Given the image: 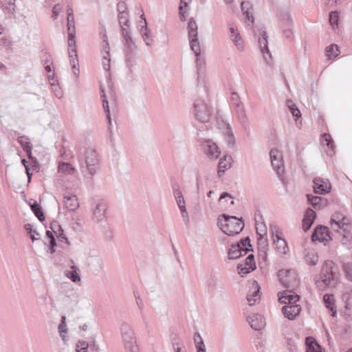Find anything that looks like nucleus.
<instances>
[{
    "mask_svg": "<svg viewBox=\"0 0 352 352\" xmlns=\"http://www.w3.org/2000/svg\"><path fill=\"white\" fill-rule=\"evenodd\" d=\"M271 164L274 170L276 172L278 177H281L284 173V166L283 155L280 151L276 148L271 150L270 153Z\"/></svg>",
    "mask_w": 352,
    "mask_h": 352,
    "instance_id": "nucleus-11",
    "label": "nucleus"
},
{
    "mask_svg": "<svg viewBox=\"0 0 352 352\" xmlns=\"http://www.w3.org/2000/svg\"><path fill=\"white\" fill-rule=\"evenodd\" d=\"M342 234L341 239V243L345 246L347 249H350L352 247V233L349 230V226L341 228L339 231Z\"/></svg>",
    "mask_w": 352,
    "mask_h": 352,
    "instance_id": "nucleus-24",
    "label": "nucleus"
},
{
    "mask_svg": "<svg viewBox=\"0 0 352 352\" xmlns=\"http://www.w3.org/2000/svg\"><path fill=\"white\" fill-rule=\"evenodd\" d=\"M17 141L20 144V145L22 146L23 151H25L28 148L31 147L30 146V142L28 141V138H26L24 136L19 137L17 139Z\"/></svg>",
    "mask_w": 352,
    "mask_h": 352,
    "instance_id": "nucleus-53",
    "label": "nucleus"
},
{
    "mask_svg": "<svg viewBox=\"0 0 352 352\" xmlns=\"http://www.w3.org/2000/svg\"><path fill=\"white\" fill-rule=\"evenodd\" d=\"M126 56V63L129 68H131L133 66L135 60V56L133 52H125Z\"/></svg>",
    "mask_w": 352,
    "mask_h": 352,
    "instance_id": "nucleus-49",
    "label": "nucleus"
},
{
    "mask_svg": "<svg viewBox=\"0 0 352 352\" xmlns=\"http://www.w3.org/2000/svg\"><path fill=\"white\" fill-rule=\"evenodd\" d=\"M30 207L32 211L40 221L42 222L45 219L42 208L36 201H34V203L30 205Z\"/></svg>",
    "mask_w": 352,
    "mask_h": 352,
    "instance_id": "nucleus-35",
    "label": "nucleus"
},
{
    "mask_svg": "<svg viewBox=\"0 0 352 352\" xmlns=\"http://www.w3.org/2000/svg\"><path fill=\"white\" fill-rule=\"evenodd\" d=\"M118 18L121 28V32H122V28H126L129 30V13L118 14Z\"/></svg>",
    "mask_w": 352,
    "mask_h": 352,
    "instance_id": "nucleus-40",
    "label": "nucleus"
},
{
    "mask_svg": "<svg viewBox=\"0 0 352 352\" xmlns=\"http://www.w3.org/2000/svg\"><path fill=\"white\" fill-rule=\"evenodd\" d=\"M307 197L309 203L316 209H320L326 204L327 200L321 197L312 195H307Z\"/></svg>",
    "mask_w": 352,
    "mask_h": 352,
    "instance_id": "nucleus-29",
    "label": "nucleus"
},
{
    "mask_svg": "<svg viewBox=\"0 0 352 352\" xmlns=\"http://www.w3.org/2000/svg\"><path fill=\"white\" fill-rule=\"evenodd\" d=\"M257 244L259 251L265 253L268 248V241L266 236H258Z\"/></svg>",
    "mask_w": 352,
    "mask_h": 352,
    "instance_id": "nucleus-39",
    "label": "nucleus"
},
{
    "mask_svg": "<svg viewBox=\"0 0 352 352\" xmlns=\"http://www.w3.org/2000/svg\"><path fill=\"white\" fill-rule=\"evenodd\" d=\"M236 245H239L240 246H242V248L248 247L249 248H251L252 247L250 244V239L249 236H247L241 239L239 243H236Z\"/></svg>",
    "mask_w": 352,
    "mask_h": 352,
    "instance_id": "nucleus-61",
    "label": "nucleus"
},
{
    "mask_svg": "<svg viewBox=\"0 0 352 352\" xmlns=\"http://www.w3.org/2000/svg\"><path fill=\"white\" fill-rule=\"evenodd\" d=\"M236 111L238 113V118L240 122L243 125L248 124V120L243 105H241L239 103H237Z\"/></svg>",
    "mask_w": 352,
    "mask_h": 352,
    "instance_id": "nucleus-37",
    "label": "nucleus"
},
{
    "mask_svg": "<svg viewBox=\"0 0 352 352\" xmlns=\"http://www.w3.org/2000/svg\"><path fill=\"white\" fill-rule=\"evenodd\" d=\"M65 207L70 211H75L80 206L78 199L75 195L67 194L64 196Z\"/></svg>",
    "mask_w": 352,
    "mask_h": 352,
    "instance_id": "nucleus-22",
    "label": "nucleus"
},
{
    "mask_svg": "<svg viewBox=\"0 0 352 352\" xmlns=\"http://www.w3.org/2000/svg\"><path fill=\"white\" fill-rule=\"evenodd\" d=\"M278 17L279 21L282 23V26L283 27H291L292 26V21L289 16V14L287 11H281L278 14Z\"/></svg>",
    "mask_w": 352,
    "mask_h": 352,
    "instance_id": "nucleus-36",
    "label": "nucleus"
},
{
    "mask_svg": "<svg viewBox=\"0 0 352 352\" xmlns=\"http://www.w3.org/2000/svg\"><path fill=\"white\" fill-rule=\"evenodd\" d=\"M331 239L329 228L324 226H318L311 235V240L313 241H318L324 244Z\"/></svg>",
    "mask_w": 352,
    "mask_h": 352,
    "instance_id": "nucleus-14",
    "label": "nucleus"
},
{
    "mask_svg": "<svg viewBox=\"0 0 352 352\" xmlns=\"http://www.w3.org/2000/svg\"><path fill=\"white\" fill-rule=\"evenodd\" d=\"M316 218V214L315 211L311 208H308L305 212L302 220V229L305 232H307L310 229Z\"/></svg>",
    "mask_w": 352,
    "mask_h": 352,
    "instance_id": "nucleus-21",
    "label": "nucleus"
},
{
    "mask_svg": "<svg viewBox=\"0 0 352 352\" xmlns=\"http://www.w3.org/2000/svg\"><path fill=\"white\" fill-rule=\"evenodd\" d=\"M339 19V14L336 11H332L329 13V23L334 28L338 25V22Z\"/></svg>",
    "mask_w": 352,
    "mask_h": 352,
    "instance_id": "nucleus-47",
    "label": "nucleus"
},
{
    "mask_svg": "<svg viewBox=\"0 0 352 352\" xmlns=\"http://www.w3.org/2000/svg\"><path fill=\"white\" fill-rule=\"evenodd\" d=\"M50 228L53 230L60 241L65 240L67 245L70 244L68 239L64 234L63 230L61 228L60 226L58 223L57 221L52 222L51 223Z\"/></svg>",
    "mask_w": 352,
    "mask_h": 352,
    "instance_id": "nucleus-30",
    "label": "nucleus"
},
{
    "mask_svg": "<svg viewBox=\"0 0 352 352\" xmlns=\"http://www.w3.org/2000/svg\"><path fill=\"white\" fill-rule=\"evenodd\" d=\"M342 268L344 272L346 278L352 282V263H344Z\"/></svg>",
    "mask_w": 352,
    "mask_h": 352,
    "instance_id": "nucleus-44",
    "label": "nucleus"
},
{
    "mask_svg": "<svg viewBox=\"0 0 352 352\" xmlns=\"http://www.w3.org/2000/svg\"><path fill=\"white\" fill-rule=\"evenodd\" d=\"M58 173L60 176L74 175L76 169L68 162H60L58 165Z\"/></svg>",
    "mask_w": 352,
    "mask_h": 352,
    "instance_id": "nucleus-23",
    "label": "nucleus"
},
{
    "mask_svg": "<svg viewBox=\"0 0 352 352\" xmlns=\"http://www.w3.org/2000/svg\"><path fill=\"white\" fill-rule=\"evenodd\" d=\"M76 33L68 34V47L69 48H76Z\"/></svg>",
    "mask_w": 352,
    "mask_h": 352,
    "instance_id": "nucleus-57",
    "label": "nucleus"
},
{
    "mask_svg": "<svg viewBox=\"0 0 352 352\" xmlns=\"http://www.w3.org/2000/svg\"><path fill=\"white\" fill-rule=\"evenodd\" d=\"M237 269L239 270V274L243 277L245 275L249 274L253 270L250 269V267H244L243 265L239 264L237 265Z\"/></svg>",
    "mask_w": 352,
    "mask_h": 352,
    "instance_id": "nucleus-54",
    "label": "nucleus"
},
{
    "mask_svg": "<svg viewBox=\"0 0 352 352\" xmlns=\"http://www.w3.org/2000/svg\"><path fill=\"white\" fill-rule=\"evenodd\" d=\"M287 106L295 120L297 121L300 117L301 113L298 107L292 102V100H287Z\"/></svg>",
    "mask_w": 352,
    "mask_h": 352,
    "instance_id": "nucleus-42",
    "label": "nucleus"
},
{
    "mask_svg": "<svg viewBox=\"0 0 352 352\" xmlns=\"http://www.w3.org/2000/svg\"><path fill=\"white\" fill-rule=\"evenodd\" d=\"M330 225L332 229L336 232H339L341 228L349 226V221L340 213H335L330 220Z\"/></svg>",
    "mask_w": 352,
    "mask_h": 352,
    "instance_id": "nucleus-17",
    "label": "nucleus"
},
{
    "mask_svg": "<svg viewBox=\"0 0 352 352\" xmlns=\"http://www.w3.org/2000/svg\"><path fill=\"white\" fill-rule=\"evenodd\" d=\"M305 260L307 265H316L319 261L317 252L314 250H305Z\"/></svg>",
    "mask_w": 352,
    "mask_h": 352,
    "instance_id": "nucleus-28",
    "label": "nucleus"
},
{
    "mask_svg": "<svg viewBox=\"0 0 352 352\" xmlns=\"http://www.w3.org/2000/svg\"><path fill=\"white\" fill-rule=\"evenodd\" d=\"M120 331L126 352H139L136 338L131 325L128 322H122Z\"/></svg>",
    "mask_w": 352,
    "mask_h": 352,
    "instance_id": "nucleus-4",
    "label": "nucleus"
},
{
    "mask_svg": "<svg viewBox=\"0 0 352 352\" xmlns=\"http://www.w3.org/2000/svg\"><path fill=\"white\" fill-rule=\"evenodd\" d=\"M89 344L85 341H78L76 344V352H87Z\"/></svg>",
    "mask_w": 352,
    "mask_h": 352,
    "instance_id": "nucleus-51",
    "label": "nucleus"
},
{
    "mask_svg": "<svg viewBox=\"0 0 352 352\" xmlns=\"http://www.w3.org/2000/svg\"><path fill=\"white\" fill-rule=\"evenodd\" d=\"M232 160L231 157H228V162H227V156H223L222 158L220 159V161L219 162L218 165V174L219 176L221 175V173H223L226 170L230 168V160Z\"/></svg>",
    "mask_w": 352,
    "mask_h": 352,
    "instance_id": "nucleus-34",
    "label": "nucleus"
},
{
    "mask_svg": "<svg viewBox=\"0 0 352 352\" xmlns=\"http://www.w3.org/2000/svg\"><path fill=\"white\" fill-rule=\"evenodd\" d=\"M62 10V6L60 4L55 5L52 8V17L56 19L58 16L60 11Z\"/></svg>",
    "mask_w": 352,
    "mask_h": 352,
    "instance_id": "nucleus-62",
    "label": "nucleus"
},
{
    "mask_svg": "<svg viewBox=\"0 0 352 352\" xmlns=\"http://www.w3.org/2000/svg\"><path fill=\"white\" fill-rule=\"evenodd\" d=\"M78 160L80 169L85 177L89 175L91 179L98 171L100 166V162L98 155L96 150L91 147H88L84 151H80L78 154Z\"/></svg>",
    "mask_w": 352,
    "mask_h": 352,
    "instance_id": "nucleus-1",
    "label": "nucleus"
},
{
    "mask_svg": "<svg viewBox=\"0 0 352 352\" xmlns=\"http://www.w3.org/2000/svg\"><path fill=\"white\" fill-rule=\"evenodd\" d=\"M50 244V253L52 254L55 252V247L56 246V242L55 238L49 239Z\"/></svg>",
    "mask_w": 352,
    "mask_h": 352,
    "instance_id": "nucleus-64",
    "label": "nucleus"
},
{
    "mask_svg": "<svg viewBox=\"0 0 352 352\" xmlns=\"http://www.w3.org/2000/svg\"><path fill=\"white\" fill-rule=\"evenodd\" d=\"M67 32L69 33H76L74 17H67Z\"/></svg>",
    "mask_w": 352,
    "mask_h": 352,
    "instance_id": "nucleus-50",
    "label": "nucleus"
},
{
    "mask_svg": "<svg viewBox=\"0 0 352 352\" xmlns=\"http://www.w3.org/2000/svg\"><path fill=\"white\" fill-rule=\"evenodd\" d=\"M172 345L173 348L184 346L182 340L177 336H175L174 338H172Z\"/></svg>",
    "mask_w": 352,
    "mask_h": 352,
    "instance_id": "nucleus-63",
    "label": "nucleus"
},
{
    "mask_svg": "<svg viewBox=\"0 0 352 352\" xmlns=\"http://www.w3.org/2000/svg\"><path fill=\"white\" fill-rule=\"evenodd\" d=\"M278 277L281 284L288 290L292 291V294H295L294 290L296 289L300 283L297 272L295 270H280L278 271Z\"/></svg>",
    "mask_w": 352,
    "mask_h": 352,
    "instance_id": "nucleus-6",
    "label": "nucleus"
},
{
    "mask_svg": "<svg viewBox=\"0 0 352 352\" xmlns=\"http://www.w3.org/2000/svg\"><path fill=\"white\" fill-rule=\"evenodd\" d=\"M58 332L60 333V336L62 338V340L65 342L66 341V336L65 334L67 332V328L66 324H60L58 327Z\"/></svg>",
    "mask_w": 352,
    "mask_h": 352,
    "instance_id": "nucleus-52",
    "label": "nucleus"
},
{
    "mask_svg": "<svg viewBox=\"0 0 352 352\" xmlns=\"http://www.w3.org/2000/svg\"><path fill=\"white\" fill-rule=\"evenodd\" d=\"M101 92L102 93V98L103 109L106 113V116L108 119L109 124L110 126L111 124V119L108 101L107 100V97H106L104 89L102 87H101Z\"/></svg>",
    "mask_w": 352,
    "mask_h": 352,
    "instance_id": "nucleus-38",
    "label": "nucleus"
},
{
    "mask_svg": "<svg viewBox=\"0 0 352 352\" xmlns=\"http://www.w3.org/2000/svg\"><path fill=\"white\" fill-rule=\"evenodd\" d=\"M127 10V6L124 1H120L117 4V11L118 14L129 13Z\"/></svg>",
    "mask_w": 352,
    "mask_h": 352,
    "instance_id": "nucleus-55",
    "label": "nucleus"
},
{
    "mask_svg": "<svg viewBox=\"0 0 352 352\" xmlns=\"http://www.w3.org/2000/svg\"><path fill=\"white\" fill-rule=\"evenodd\" d=\"M243 14L245 16V23L248 25L251 26V28L252 29V30H254L253 24L254 21V18L252 12L250 11H245V12L243 13Z\"/></svg>",
    "mask_w": 352,
    "mask_h": 352,
    "instance_id": "nucleus-45",
    "label": "nucleus"
},
{
    "mask_svg": "<svg viewBox=\"0 0 352 352\" xmlns=\"http://www.w3.org/2000/svg\"><path fill=\"white\" fill-rule=\"evenodd\" d=\"M201 146L206 155L210 159H217L219 157L220 154L219 148L217 145L210 140H204L201 142Z\"/></svg>",
    "mask_w": 352,
    "mask_h": 352,
    "instance_id": "nucleus-15",
    "label": "nucleus"
},
{
    "mask_svg": "<svg viewBox=\"0 0 352 352\" xmlns=\"http://www.w3.org/2000/svg\"><path fill=\"white\" fill-rule=\"evenodd\" d=\"M333 261L330 260L324 261L322 264L320 274L316 280V287L320 291L325 290L333 280Z\"/></svg>",
    "mask_w": 352,
    "mask_h": 352,
    "instance_id": "nucleus-5",
    "label": "nucleus"
},
{
    "mask_svg": "<svg viewBox=\"0 0 352 352\" xmlns=\"http://www.w3.org/2000/svg\"><path fill=\"white\" fill-rule=\"evenodd\" d=\"M245 265L250 267V269H255L254 256L253 254H250L245 258Z\"/></svg>",
    "mask_w": 352,
    "mask_h": 352,
    "instance_id": "nucleus-56",
    "label": "nucleus"
},
{
    "mask_svg": "<svg viewBox=\"0 0 352 352\" xmlns=\"http://www.w3.org/2000/svg\"><path fill=\"white\" fill-rule=\"evenodd\" d=\"M193 339H194V342H195V347H196L197 350L199 349V348L205 347V344L204 343L202 338L201 337V336L199 333H197V332L195 333Z\"/></svg>",
    "mask_w": 352,
    "mask_h": 352,
    "instance_id": "nucleus-46",
    "label": "nucleus"
},
{
    "mask_svg": "<svg viewBox=\"0 0 352 352\" xmlns=\"http://www.w3.org/2000/svg\"><path fill=\"white\" fill-rule=\"evenodd\" d=\"M306 352H324L321 346L312 337L306 338Z\"/></svg>",
    "mask_w": 352,
    "mask_h": 352,
    "instance_id": "nucleus-27",
    "label": "nucleus"
},
{
    "mask_svg": "<svg viewBox=\"0 0 352 352\" xmlns=\"http://www.w3.org/2000/svg\"><path fill=\"white\" fill-rule=\"evenodd\" d=\"M270 231L272 232L274 243L276 245L278 251L280 253L285 254L288 248L286 241L281 237L282 232L276 226H271Z\"/></svg>",
    "mask_w": 352,
    "mask_h": 352,
    "instance_id": "nucleus-13",
    "label": "nucleus"
},
{
    "mask_svg": "<svg viewBox=\"0 0 352 352\" xmlns=\"http://www.w3.org/2000/svg\"><path fill=\"white\" fill-rule=\"evenodd\" d=\"M339 54L338 47L336 45L331 44L326 48V56L329 58H336Z\"/></svg>",
    "mask_w": 352,
    "mask_h": 352,
    "instance_id": "nucleus-41",
    "label": "nucleus"
},
{
    "mask_svg": "<svg viewBox=\"0 0 352 352\" xmlns=\"http://www.w3.org/2000/svg\"><path fill=\"white\" fill-rule=\"evenodd\" d=\"M72 265L70 266L72 270H65V275L74 283L80 281V276L79 275V269L74 265V261H72Z\"/></svg>",
    "mask_w": 352,
    "mask_h": 352,
    "instance_id": "nucleus-26",
    "label": "nucleus"
},
{
    "mask_svg": "<svg viewBox=\"0 0 352 352\" xmlns=\"http://www.w3.org/2000/svg\"><path fill=\"white\" fill-rule=\"evenodd\" d=\"M188 38L190 49L197 57L201 54L200 44L198 40V26L194 18H190L188 24Z\"/></svg>",
    "mask_w": 352,
    "mask_h": 352,
    "instance_id": "nucleus-7",
    "label": "nucleus"
},
{
    "mask_svg": "<svg viewBox=\"0 0 352 352\" xmlns=\"http://www.w3.org/2000/svg\"><path fill=\"white\" fill-rule=\"evenodd\" d=\"M230 38L234 43L236 49L241 52L243 51L245 49L244 42L238 29L234 27H230Z\"/></svg>",
    "mask_w": 352,
    "mask_h": 352,
    "instance_id": "nucleus-20",
    "label": "nucleus"
},
{
    "mask_svg": "<svg viewBox=\"0 0 352 352\" xmlns=\"http://www.w3.org/2000/svg\"><path fill=\"white\" fill-rule=\"evenodd\" d=\"M299 298L298 295L292 294L290 290L281 292L280 296H279V301L287 305L282 307V312L290 320H294L301 311L300 305L296 304Z\"/></svg>",
    "mask_w": 352,
    "mask_h": 352,
    "instance_id": "nucleus-2",
    "label": "nucleus"
},
{
    "mask_svg": "<svg viewBox=\"0 0 352 352\" xmlns=\"http://www.w3.org/2000/svg\"><path fill=\"white\" fill-rule=\"evenodd\" d=\"M103 42L104 43V47L103 49V52L107 54V56H104L103 57V67L104 70L108 71L110 69V58H109V43L107 42V36L106 34L104 35Z\"/></svg>",
    "mask_w": 352,
    "mask_h": 352,
    "instance_id": "nucleus-32",
    "label": "nucleus"
},
{
    "mask_svg": "<svg viewBox=\"0 0 352 352\" xmlns=\"http://www.w3.org/2000/svg\"><path fill=\"white\" fill-rule=\"evenodd\" d=\"M242 246L239 245H232L228 251V257L230 259H236L242 256Z\"/></svg>",
    "mask_w": 352,
    "mask_h": 352,
    "instance_id": "nucleus-33",
    "label": "nucleus"
},
{
    "mask_svg": "<svg viewBox=\"0 0 352 352\" xmlns=\"http://www.w3.org/2000/svg\"><path fill=\"white\" fill-rule=\"evenodd\" d=\"M247 321L250 327L256 330H261L265 325V321L263 316L259 314H252L247 318Z\"/></svg>",
    "mask_w": 352,
    "mask_h": 352,
    "instance_id": "nucleus-18",
    "label": "nucleus"
},
{
    "mask_svg": "<svg viewBox=\"0 0 352 352\" xmlns=\"http://www.w3.org/2000/svg\"><path fill=\"white\" fill-rule=\"evenodd\" d=\"M25 229L28 232V233L30 235V238L32 241H34L35 240L38 239L36 238V235L38 236L39 234L37 232V231L32 228V226L30 223H27L24 226Z\"/></svg>",
    "mask_w": 352,
    "mask_h": 352,
    "instance_id": "nucleus-48",
    "label": "nucleus"
},
{
    "mask_svg": "<svg viewBox=\"0 0 352 352\" xmlns=\"http://www.w3.org/2000/svg\"><path fill=\"white\" fill-rule=\"evenodd\" d=\"M243 219L234 216L222 214L218 218V226L221 231L228 236L239 234L244 228Z\"/></svg>",
    "mask_w": 352,
    "mask_h": 352,
    "instance_id": "nucleus-3",
    "label": "nucleus"
},
{
    "mask_svg": "<svg viewBox=\"0 0 352 352\" xmlns=\"http://www.w3.org/2000/svg\"><path fill=\"white\" fill-rule=\"evenodd\" d=\"M256 230L257 236H266L267 228L265 223L262 221H256Z\"/></svg>",
    "mask_w": 352,
    "mask_h": 352,
    "instance_id": "nucleus-43",
    "label": "nucleus"
},
{
    "mask_svg": "<svg viewBox=\"0 0 352 352\" xmlns=\"http://www.w3.org/2000/svg\"><path fill=\"white\" fill-rule=\"evenodd\" d=\"M194 114L197 120L202 123L208 121L210 111L206 103L202 99H197L194 103Z\"/></svg>",
    "mask_w": 352,
    "mask_h": 352,
    "instance_id": "nucleus-10",
    "label": "nucleus"
},
{
    "mask_svg": "<svg viewBox=\"0 0 352 352\" xmlns=\"http://www.w3.org/2000/svg\"><path fill=\"white\" fill-rule=\"evenodd\" d=\"M261 287L256 280H253L247 295V300L250 306L254 305L261 298Z\"/></svg>",
    "mask_w": 352,
    "mask_h": 352,
    "instance_id": "nucleus-16",
    "label": "nucleus"
},
{
    "mask_svg": "<svg viewBox=\"0 0 352 352\" xmlns=\"http://www.w3.org/2000/svg\"><path fill=\"white\" fill-rule=\"evenodd\" d=\"M314 192L318 194H324L331 190V184L328 179L317 177L314 179Z\"/></svg>",
    "mask_w": 352,
    "mask_h": 352,
    "instance_id": "nucleus-19",
    "label": "nucleus"
},
{
    "mask_svg": "<svg viewBox=\"0 0 352 352\" xmlns=\"http://www.w3.org/2000/svg\"><path fill=\"white\" fill-rule=\"evenodd\" d=\"M322 138L324 141L327 142V144L329 147H331V148H333V141L330 134L324 133L322 135Z\"/></svg>",
    "mask_w": 352,
    "mask_h": 352,
    "instance_id": "nucleus-60",
    "label": "nucleus"
},
{
    "mask_svg": "<svg viewBox=\"0 0 352 352\" xmlns=\"http://www.w3.org/2000/svg\"><path fill=\"white\" fill-rule=\"evenodd\" d=\"M258 42L259 44V47L261 50V52L263 54V57L265 59V60L268 63V58L266 56V54L269 55V58H271V55L270 54V51L268 48V41H267V34L265 31V28L264 25H261V27L258 28Z\"/></svg>",
    "mask_w": 352,
    "mask_h": 352,
    "instance_id": "nucleus-12",
    "label": "nucleus"
},
{
    "mask_svg": "<svg viewBox=\"0 0 352 352\" xmlns=\"http://www.w3.org/2000/svg\"><path fill=\"white\" fill-rule=\"evenodd\" d=\"M287 347L292 352H296L298 349L297 344L292 339L287 340Z\"/></svg>",
    "mask_w": 352,
    "mask_h": 352,
    "instance_id": "nucleus-59",
    "label": "nucleus"
},
{
    "mask_svg": "<svg viewBox=\"0 0 352 352\" xmlns=\"http://www.w3.org/2000/svg\"><path fill=\"white\" fill-rule=\"evenodd\" d=\"M325 307L331 312V316H335L336 310L334 309L335 299L333 294H325L323 296Z\"/></svg>",
    "mask_w": 352,
    "mask_h": 352,
    "instance_id": "nucleus-31",
    "label": "nucleus"
},
{
    "mask_svg": "<svg viewBox=\"0 0 352 352\" xmlns=\"http://www.w3.org/2000/svg\"><path fill=\"white\" fill-rule=\"evenodd\" d=\"M108 206L103 199L95 201L92 204V219L97 223H100L107 219V210Z\"/></svg>",
    "mask_w": 352,
    "mask_h": 352,
    "instance_id": "nucleus-8",
    "label": "nucleus"
},
{
    "mask_svg": "<svg viewBox=\"0 0 352 352\" xmlns=\"http://www.w3.org/2000/svg\"><path fill=\"white\" fill-rule=\"evenodd\" d=\"M41 62L43 65H47L52 63V57L48 52H43L41 56Z\"/></svg>",
    "mask_w": 352,
    "mask_h": 352,
    "instance_id": "nucleus-58",
    "label": "nucleus"
},
{
    "mask_svg": "<svg viewBox=\"0 0 352 352\" xmlns=\"http://www.w3.org/2000/svg\"><path fill=\"white\" fill-rule=\"evenodd\" d=\"M173 192L176 200L177 204L179 208L182 217L186 224H188L190 219L186 208L185 200L182 195V190L178 184L175 183L173 185Z\"/></svg>",
    "mask_w": 352,
    "mask_h": 352,
    "instance_id": "nucleus-9",
    "label": "nucleus"
},
{
    "mask_svg": "<svg viewBox=\"0 0 352 352\" xmlns=\"http://www.w3.org/2000/svg\"><path fill=\"white\" fill-rule=\"evenodd\" d=\"M122 35L124 38V40H125V43H126V52H133L135 51V50L136 49V46L131 36V33H130L129 30H128L126 28H122Z\"/></svg>",
    "mask_w": 352,
    "mask_h": 352,
    "instance_id": "nucleus-25",
    "label": "nucleus"
}]
</instances>
